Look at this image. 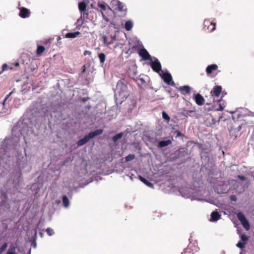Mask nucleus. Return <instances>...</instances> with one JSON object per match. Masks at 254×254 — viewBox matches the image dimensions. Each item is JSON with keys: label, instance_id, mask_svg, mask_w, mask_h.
<instances>
[{"label": "nucleus", "instance_id": "nucleus-1", "mask_svg": "<svg viewBox=\"0 0 254 254\" xmlns=\"http://www.w3.org/2000/svg\"><path fill=\"white\" fill-rule=\"evenodd\" d=\"M10 142L11 139L6 138L0 148V193L2 198L0 203V240L6 236L4 233L11 214L5 200L20 191L23 184L22 171L29 172L31 169L25 150L23 155L21 151L9 149Z\"/></svg>", "mask_w": 254, "mask_h": 254}, {"label": "nucleus", "instance_id": "nucleus-2", "mask_svg": "<svg viewBox=\"0 0 254 254\" xmlns=\"http://www.w3.org/2000/svg\"><path fill=\"white\" fill-rule=\"evenodd\" d=\"M180 192L182 195L186 198H190L191 200H197L201 201H206L211 204L214 203V200L211 198H201V197H206V196L204 194L205 191L203 192V190H199L198 192H194V190L192 189L181 188L180 189Z\"/></svg>", "mask_w": 254, "mask_h": 254}, {"label": "nucleus", "instance_id": "nucleus-3", "mask_svg": "<svg viewBox=\"0 0 254 254\" xmlns=\"http://www.w3.org/2000/svg\"><path fill=\"white\" fill-rule=\"evenodd\" d=\"M127 88L124 79L120 80L117 84L115 91V96L117 98L118 96L122 100L126 99L128 96Z\"/></svg>", "mask_w": 254, "mask_h": 254}, {"label": "nucleus", "instance_id": "nucleus-4", "mask_svg": "<svg viewBox=\"0 0 254 254\" xmlns=\"http://www.w3.org/2000/svg\"><path fill=\"white\" fill-rule=\"evenodd\" d=\"M150 66L152 69L159 74L163 71L162 70L161 63L156 58L153 57L150 59Z\"/></svg>", "mask_w": 254, "mask_h": 254}, {"label": "nucleus", "instance_id": "nucleus-5", "mask_svg": "<svg viewBox=\"0 0 254 254\" xmlns=\"http://www.w3.org/2000/svg\"><path fill=\"white\" fill-rule=\"evenodd\" d=\"M159 75L168 85L175 86V83L172 80V76L168 71H163L159 74Z\"/></svg>", "mask_w": 254, "mask_h": 254}, {"label": "nucleus", "instance_id": "nucleus-6", "mask_svg": "<svg viewBox=\"0 0 254 254\" xmlns=\"http://www.w3.org/2000/svg\"><path fill=\"white\" fill-rule=\"evenodd\" d=\"M203 26L205 30L210 32L214 31L216 29L215 23L211 21L209 19H205L203 22Z\"/></svg>", "mask_w": 254, "mask_h": 254}, {"label": "nucleus", "instance_id": "nucleus-7", "mask_svg": "<svg viewBox=\"0 0 254 254\" xmlns=\"http://www.w3.org/2000/svg\"><path fill=\"white\" fill-rule=\"evenodd\" d=\"M218 68V66L216 64H214L208 65L205 69L207 76L208 77H212V74L215 71L217 70Z\"/></svg>", "mask_w": 254, "mask_h": 254}, {"label": "nucleus", "instance_id": "nucleus-8", "mask_svg": "<svg viewBox=\"0 0 254 254\" xmlns=\"http://www.w3.org/2000/svg\"><path fill=\"white\" fill-rule=\"evenodd\" d=\"M139 55L142 57L143 60L146 61L151 59L148 51L144 48L140 49L138 52Z\"/></svg>", "mask_w": 254, "mask_h": 254}, {"label": "nucleus", "instance_id": "nucleus-9", "mask_svg": "<svg viewBox=\"0 0 254 254\" xmlns=\"http://www.w3.org/2000/svg\"><path fill=\"white\" fill-rule=\"evenodd\" d=\"M221 217V215L219 214L217 210L213 211L210 215V221L215 222L219 220Z\"/></svg>", "mask_w": 254, "mask_h": 254}, {"label": "nucleus", "instance_id": "nucleus-10", "mask_svg": "<svg viewBox=\"0 0 254 254\" xmlns=\"http://www.w3.org/2000/svg\"><path fill=\"white\" fill-rule=\"evenodd\" d=\"M19 15L23 18L29 17L30 16L29 10L25 7L21 8Z\"/></svg>", "mask_w": 254, "mask_h": 254}, {"label": "nucleus", "instance_id": "nucleus-11", "mask_svg": "<svg viewBox=\"0 0 254 254\" xmlns=\"http://www.w3.org/2000/svg\"><path fill=\"white\" fill-rule=\"evenodd\" d=\"M194 100L196 104L199 106H202L204 103V99L199 93L195 95Z\"/></svg>", "mask_w": 254, "mask_h": 254}, {"label": "nucleus", "instance_id": "nucleus-12", "mask_svg": "<svg viewBox=\"0 0 254 254\" xmlns=\"http://www.w3.org/2000/svg\"><path fill=\"white\" fill-rule=\"evenodd\" d=\"M112 38H113V40L110 41H108L107 37L105 35L103 36L101 39L103 41V43L107 46L109 47L110 45L114 43V42L116 40V36L115 35L112 36Z\"/></svg>", "mask_w": 254, "mask_h": 254}, {"label": "nucleus", "instance_id": "nucleus-13", "mask_svg": "<svg viewBox=\"0 0 254 254\" xmlns=\"http://www.w3.org/2000/svg\"><path fill=\"white\" fill-rule=\"evenodd\" d=\"M10 112V111L9 108H6L5 107V105L4 102H2V103L0 104V114L3 115L8 114Z\"/></svg>", "mask_w": 254, "mask_h": 254}, {"label": "nucleus", "instance_id": "nucleus-14", "mask_svg": "<svg viewBox=\"0 0 254 254\" xmlns=\"http://www.w3.org/2000/svg\"><path fill=\"white\" fill-rule=\"evenodd\" d=\"M222 91V87L219 85L215 86L213 87V90L211 91V93L212 95L215 97H218L221 94Z\"/></svg>", "mask_w": 254, "mask_h": 254}, {"label": "nucleus", "instance_id": "nucleus-15", "mask_svg": "<svg viewBox=\"0 0 254 254\" xmlns=\"http://www.w3.org/2000/svg\"><path fill=\"white\" fill-rule=\"evenodd\" d=\"M172 139H167L165 140H161L159 141L157 147L158 148H162L165 146H167L172 143Z\"/></svg>", "mask_w": 254, "mask_h": 254}, {"label": "nucleus", "instance_id": "nucleus-16", "mask_svg": "<svg viewBox=\"0 0 254 254\" xmlns=\"http://www.w3.org/2000/svg\"><path fill=\"white\" fill-rule=\"evenodd\" d=\"M103 132V129H98L97 130H95L93 131H92L90 132L88 134L89 138L90 139L94 138L96 136L99 135L101 134Z\"/></svg>", "mask_w": 254, "mask_h": 254}, {"label": "nucleus", "instance_id": "nucleus-17", "mask_svg": "<svg viewBox=\"0 0 254 254\" xmlns=\"http://www.w3.org/2000/svg\"><path fill=\"white\" fill-rule=\"evenodd\" d=\"M62 202L63 206L65 208H67L69 207L70 202V201L66 195H64L62 197Z\"/></svg>", "mask_w": 254, "mask_h": 254}, {"label": "nucleus", "instance_id": "nucleus-18", "mask_svg": "<svg viewBox=\"0 0 254 254\" xmlns=\"http://www.w3.org/2000/svg\"><path fill=\"white\" fill-rule=\"evenodd\" d=\"M90 139H91L89 138L88 134L85 135L83 138L78 141L77 142V145L78 146H82L87 143Z\"/></svg>", "mask_w": 254, "mask_h": 254}, {"label": "nucleus", "instance_id": "nucleus-19", "mask_svg": "<svg viewBox=\"0 0 254 254\" xmlns=\"http://www.w3.org/2000/svg\"><path fill=\"white\" fill-rule=\"evenodd\" d=\"M225 103L224 102H221V101L216 103V104L215 105V110L216 111H222L225 107Z\"/></svg>", "mask_w": 254, "mask_h": 254}, {"label": "nucleus", "instance_id": "nucleus-20", "mask_svg": "<svg viewBox=\"0 0 254 254\" xmlns=\"http://www.w3.org/2000/svg\"><path fill=\"white\" fill-rule=\"evenodd\" d=\"M115 4L117 6V8L119 11H123L125 10V4L121 2V1H119L118 0H115Z\"/></svg>", "mask_w": 254, "mask_h": 254}, {"label": "nucleus", "instance_id": "nucleus-21", "mask_svg": "<svg viewBox=\"0 0 254 254\" xmlns=\"http://www.w3.org/2000/svg\"><path fill=\"white\" fill-rule=\"evenodd\" d=\"M80 34V32L76 31L75 32H69L65 34V37L66 38H74L77 37Z\"/></svg>", "mask_w": 254, "mask_h": 254}, {"label": "nucleus", "instance_id": "nucleus-22", "mask_svg": "<svg viewBox=\"0 0 254 254\" xmlns=\"http://www.w3.org/2000/svg\"><path fill=\"white\" fill-rule=\"evenodd\" d=\"M180 90L183 94L190 93V88L189 86L185 85L180 87Z\"/></svg>", "mask_w": 254, "mask_h": 254}, {"label": "nucleus", "instance_id": "nucleus-23", "mask_svg": "<svg viewBox=\"0 0 254 254\" xmlns=\"http://www.w3.org/2000/svg\"><path fill=\"white\" fill-rule=\"evenodd\" d=\"M139 180L142 182L144 184H145L147 186L151 188H153V184L150 182H149V181H148L146 179H145L144 178L139 176Z\"/></svg>", "mask_w": 254, "mask_h": 254}, {"label": "nucleus", "instance_id": "nucleus-24", "mask_svg": "<svg viewBox=\"0 0 254 254\" xmlns=\"http://www.w3.org/2000/svg\"><path fill=\"white\" fill-rule=\"evenodd\" d=\"M133 25V22L131 20H128L125 22L124 27L126 30L129 31L132 29Z\"/></svg>", "mask_w": 254, "mask_h": 254}, {"label": "nucleus", "instance_id": "nucleus-25", "mask_svg": "<svg viewBox=\"0 0 254 254\" xmlns=\"http://www.w3.org/2000/svg\"><path fill=\"white\" fill-rule=\"evenodd\" d=\"M79 10L81 12H84L86 8V4L84 2H80L78 3Z\"/></svg>", "mask_w": 254, "mask_h": 254}, {"label": "nucleus", "instance_id": "nucleus-26", "mask_svg": "<svg viewBox=\"0 0 254 254\" xmlns=\"http://www.w3.org/2000/svg\"><path fill=\"white\" fill-rule=\"evenodd\" d=\"M136 82L139 86H143L145 84V81L143 78H136Z\"/></svg>", "mask_w": 254, "mask_h": 254}, {"label": "nucleus", "instance_id": "nucleus-27", "mask_svg": "<svg viewBox=\"0 0 254 254\" xmlns=\"http://www.w3.org/2000/svg\"><path fill=\"white\" fill-rule=\"evenodd\" d=\"M241 223L242 224L244 228H245V229L246 230H249L250 229V225L249 222L247 219L244 221H241Z\"/></svg>", "mask_w": 254, "mask_h": 254}, {"label": "nucleus", "instance_id": "nucleus-28", "mask_svg": "<svg viewBox=\"0 0 254 254\" xmlns=\"http://www.w3.org/2000/svg\"><path fill=\"white\" fill-rule=\"evenodd\" d=\"M45 48L43 46H39L37 49L36 53L37 55H40L45 51Z\"/></svg>", "mask_w": 254, "mask_h": 254}, {"label": "nucleus", "instance_id": "nucleus-29", "mask_svg": "<svg viewBox=\"0 0 254 254\" xmlns=\"http://www.w3.org/2000/svg\"><path fill=\"white\" fill-rule=\"evenodd\" d=\"M100 63L103 64L105 61V55L104 53H100L98 55Z\"/></svg>", "mask_w": 254, "mask_h": 254}, {"label": "nucleus", "instance_id": "nucleus-30", "mask_svg": "<svg viewBox=\"0 0 254 254\" xmlns=\"http://www.w3.org/2000/svg\"><path fill=\"white\" fill-rule=\"evenodd\" d=\"M123 135V133L122 132L118 133L117 134L115 135L113 137V140L114 142H116L118 140L120 139L122 137Z\"/></svg>", "mask_w": 254, "mask_h": 254}, {"label": "nucleus", "instance_id": "nucleus-31", "mask_svg": "<svg viewBox=\"0 0 254 254\" xmlns=\"http://www.w3.org/2000/svg\"><path fill=\"white\" fill-rule=\"evenodd\" d=\"M15 250L16 248L15 247H10L8 249L6 254H16Z\"/></svg>", "mask_w": 254, "mask_h": 254}, {"label": "nucleus", "instance_id": "nucleus-32", "mask_svg": "<svg viewBox=\"0 0 254 254\" xmlns=\"http://www.w3.org/2000/svg\"><path fill=\"white\" fill-rule=\"evenodd\" d=\"M237 217L238 219L240 221V222L244 221L247 219L245 215L241 212H239L238 213Z\"/></svg>", "mask_w": 254, "mask_h": 254}, {"label": "nucleus", "instance_id": "nucleus-33", "mask_svg": "<svg viewBox=\"0 0 254 254\" xmlns=\"http://www.w3.org/2000/svg\"><path fill=\"white\" fill-rule=\"evenodd\" d=\"M46 231L47 234L50 236H53L55 234L54 230L51 228H48L46 229Z\"/></svg>", "mask_w": 254, "mask_h": 254}, {"label": "nucleus", "instance_id": "nucleus-34", "mask_svg": "<svg viewBox=\"0 0 254 254\" xmlns=\"http://www.w3.org/2000/svg\"><path fill=\"white\" fill-rule=\"evenodd\" d=\"M8 246L7 243H4L0 248V254H2L7 248Z\"/></svg>", "mask_w": 254, "mask_h": 254}, {"label": "nucleus", "instance_id": "nucleus-35", "mask_svg": "<svg viewBox=\"0 0 254 254\" xmlns=\"http://www.w3.org/2000/svg\"><path fill=\"white\" fill-rule=\"evenodd\" d=\"M19 65L18 63H15V64H8V67L10 69H14L15 67L18 66Z\"/></svg>", "mask_w": 254, "mask_h": 254}, {"label": "nucleus", "instance_id": "nucleus-36", "mask_svg": "<svg viewBox=\"0 0 254 254\" xmlns=\"http://www.w3.org/2000/svg\"><path fill=\"white\" fill-rule=\"evenodd\" d=\"M98 6L104 10H106L107 7L108 9H111L110 7L105 3H98Z\"/></svg>", "mask_w": 254, "mask_h": 254}, {"label": "nucleus", "instance_id": "nucleus-37", "mask_svg": "<svg viewBox=\"0 0 254 254\" xmlns=\"http://www.w3.org/2000/svg\"><path fill=\"white\" fill-rule=\"evenodd\" d=\"M135 158V155L134 154H129L126 157V161H129L132 160Z\"/></svg>", "mask_w": 254, "mask_h": 254}, {"label": "nucleus", "instance_id": "nucleus-38", "mask_svg": "<svg viewBox=\"0 0 254 254\" xmlns=\"http://www.w3.org/2000/svg\"><path fill=\"white\" fill-rule=\"evenodd\" d=\"M162 117L164 120L168 121L170 120V118L169 115L165 112L162 113Z\"/></svg>", "mask_w": 254, "mask_h": 254}, {"label": "nucleus", "instance_id": "nucleus-39", "mask_svg": "<svg viewBox=\"0 0 254 254\" xmlns=\"http://www.w3.org/2000/svg\"><path fill=\"white\" fill-rule=\"evenodd\" d=\"M2 70L0 72V74L4 71L7 70V69H9L8 67V65H7L6 64H4L2 66Z\"/></svg>", "mask_w": 254, "mask_h": 254}, {"label": "nucleus", "instance_id": "nucleus-40", "mask_svg": "<svg viewBox=\"0 0 254 254\" xmlns=\"http://www.w3.org/2000/svg\"><path fill=\"white\" fill-rule=\"evenodd\" d=\"M245 243H242V242H239L237 244V246L240 248V249H243V248L245 247Z\"/></svg>", "mask_w": 254, "mask_h": 254}, {"label": "nucleus", "instance_id": "nucleus-41", "mask_svg": "<svg viewBox=\"0 0 254 254\" xmlns=\"http://www.w3.org/2000/svg\"><path fill=\"white\" fill-rule=\"evenodd\" d=\"M241 240L243 242H246L248 240V237L247 235L243 234L241 235Z\"/></svg>", "mask_w": 254, "mask_h": 254}, {"label": "nucleus", "instance_id": "nucleus-42", "mask_svg": "<svg viewBox=\"0 0 254 254\" xmlns=\"http://www.w3.org/2000/svg\"><path fill=\"white\" fill-rule=\"evenodd\" d=\"M14 89H13L11 92H10L8 95H6V97L5 98L4 101H3V102H4L5 103L6 100L9 98V97L12 94L14 93Z\"/></svg>", "mask_w": 254, "mask_h": 254}, {"label": "nucleus", "instance_id": "nucleus-43", "mask_svg": "<svg viewBox=\"0 0 254 254\" xmlns=\"http://www.w3.org/2000/svg\"><path fill=\"white\" fill-rule=\"evenodd\" d=\"M230 198L231 200L232 201H236L237 200V197L235 195H231L230 196Z\"/></svg>", "mask_w": 254, "mask_h": 254}, {"label": "nucleus", "instance_id": "nucleus-44", "mask_svg": "<svg viewBox=\"0 0 254 254\" xmlns=\"http://www.w3.org/2000/svg\"><path fill=\"white\" fill-rule=\"evenodd\" d=\"M238 177L242 181H245L246 179V178L245 176L242 175H239Z\"/></svg>", "mask_w": 254, "mask_h": 254}, {"label": "nucleus", "instance_id": "nucleus-45", "mask_svg": "<svg viewBox=\"0 0 254 254\" xmlns=\"http://www.w3.org/2000/svg\"><path fill=\"white\" fill-rule=\"evenodd\" d=\"M184 254H191L190 253V249L189 248H187L184 251Z\"/></svg>", "mask_w": 254, "mask_h": 254}, {"label": "nucleus", "instance_id": "nucleus-46", "mask_svg": "<svg viewBox=\"0 0 254 254\" xmlns=\"http://www.w3.org/2000/svg\"><path fill=\"white\" fill-rule=\"evenodd\" d=\"M102 17H103V19L104 20H105L107 21H108V18L105 16V15L102 12Z\"/></svg>", "mask_w": 254, "mask_h": 254}, {"label": "nucleus", "instance_id": "nucleus-47", "mask_svg": "<svg viewBox=\"0 0 254 254\" xmlns=\"http://www.w3.org/2000/svg\"><path fill=\"white\" fill-rule=\"evenodd\" d=\"M32 245L33 248H36L37 244H36L35 240H34V241L32 242Z\"/></svg>", "mask_w": 254, "mask_h": 254}, {"label": "nucleus", "instance_id": "nucleus-48", "mask_svg": "<svg viewBox=\"0 0 254 254\" xmlns=\"http://www.w3.org/2000/svg\"><path fill=\"white\" fill-rule=\"evenodd\" d=\"M137 43H138V45L139 46H140V47H142L143 45H142V43L138 40H137Z\"/></svg>", "mask_w": 254, "mask_h": 254}, {"label": "nucleus", "instance_id": "nucleus-49", "mask_svg": "<svg viewBox=\"0 0 254 254\" xmlns=\"http://www.w3.org/2000/svg\"><path fill=\"white\" fill-rule=\"evenodd\" d=\"M90 52L88 51H85L84 53V55H86V54H90Z\"/></svg>", "mask_w": 254, "mask_h": 254}, {"label": "nucleus", "instance_id": "nucleus-50", "mask_svg": "<svg viewBox=\"0 0 254 254\" xmlns=\"http://www.w3.org/2000/svg\"><path fill=\"white\" fill-rule=\"evenodd\" d=\"M83 69H82V72H84L85 71V70H86V69H85V65H84V66H83Z\"/></svg>", "mask_w": 254, "mask_h": 254}, {"label": "nucleus", "instance_id": "nucleus-51", "mask_svg": "<svg viewBox=\"0 0 254 254\" xmlns=\"http://www.w3.org/2000/svg\"><path fill=\"white\" fill-rule=\"evenodd\" d=\"M40 236H41L42 237H43V234L42 232H40Z\"/></svg>", "mask_w": 254, "mask_h": 254}, {"label": "nucleus", "instance_id": "nucleus-52", "mask_svg": "<svg viewBox=\"0 0 254 254\" xmlns=\"http://www.w3.org/2000/svg\"><path fill=\"white\" fill-rule=\"evenodd\" d=\"M181 133L180 132H178L177 134L178 136L181 135Z\"/></svg>", "mask_w": 254, "mask_h": 254}, {"label": "nucleus", "instance_id": "nucleus-53", "mask_svg": "<svg viewBox=\"0 0 254 254\" xmlns=\"http://www.w3.org/2000/svg\"><path fill=\"white\" fill-rule=\"evenodd\" d=\"M35 235V237L36 238L37 237V234H36V231L35 232V235Z\"/></svg>", "mask_w": 254, "mask_h": 254}, {"label": "nucleus", "instance_id": "nucleus-54", "mask_svg": "<svg viewBox=\"0 0 254 254\" xmlns=\"http://www.w3.org/2000/svg\"><path fill=\"white\" fill-rule=\"evenodd\" d=\"M56 202L57 203H59L60 202V200H57Z\"/></svg>", "mask_w": 254, "mask_h": 254}, {"label": "nucleus", "instance_id": "nucleus-55", "mask_svg": "<svg viewBox=\"0 0 254 254\" xmlns=\"http://www.w3.org/2000/svg\"><path fill=\"white\" fill-rule=\"evenodd\" d=\"M129 177H130V179L131 180H133V178H132V177H131V176H130Z\"/></svg>", "mask_w": 254, "mask_h": 254}, {"label": "nucleus", "instance_id": "nucleus-56", "mask_svg": "<svg viewBox=\"0 0 254 254\" xmlns=\"http://www.w3.org/2000/svg\"><path fill=\"white\" fill-rule=\"evenodd\" d=\"M239 129H240L241 128V126H239V127H238Z\"/></svg>", "mask_w": 254, "mask_h": 254}, {"label": "nucleus", "instance_id": "nucleus-57", "mask_svg": "<svg viewBox=\"0 0 254 254\" xmlns=\"http://www.w3.org/2000/svg\"><path fill=\"white\" fill-rule=\"evenodd\" d=\"M221 254H225L224 252H223Z\"/></svg>", "mask_w": 254, "mask_h": 254}, {"label": "nucleus", "instance_id": "nucleus-58", "mask_svg": "<svg viewBox=\"0 0 254 254\" xmlns=\"http://www.w3.org/2000/svg\"><path fill=\"white\" fill-rule=\"evenodd\" d=\"M111 41H112L113 40V38H112V36L111 37Z\"/></svg>", "mask_w": 254, "mask_h": 254}, {"label": "nucleus", "instance_id": "nucleus-59", "mask_svg": "<svg viewBox=\"0 0 254 254\" xmlns=\"http://www.w3.org/2000/svg\"><path fill=\"white\" fill-rule=\"evenodd\" d=\"M61 38L59 37L58 40H60Z\"/></svg>", "mask_w": 254, "mask_h": 254}]
</instances>
